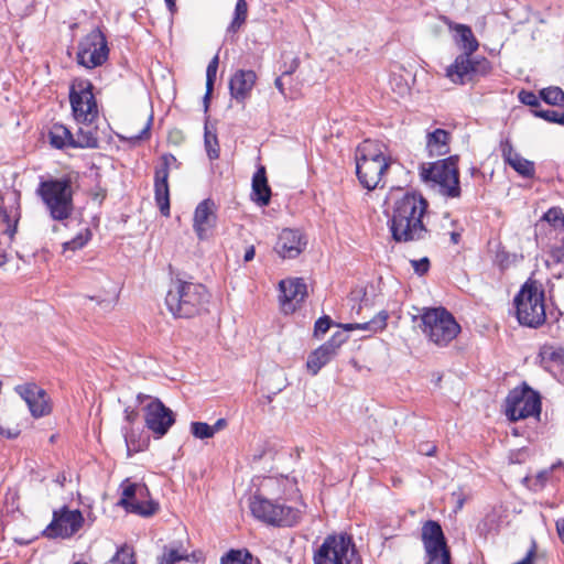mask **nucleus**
Listing matches in <instances>:
<instances>
[{"label":"nucleus","mask_w":564,"mask_h":564,"mask_svg":"<svg viewBox=\"0 0 564 564\" xmlns=\"http://www.w3.org/2000/svg\"><path fill=\"white\" fill-rule=\"evenodd\" d=\"M426 209L427 202L421 194L406 192L397 198L388 220L393 240L410 242L425 239L429 230L422 218Z\"/></svg>","instance_id":"obj_1"},{"label":"nucleus","mask_w":564,"mask_h":564,"mask_svg":"<svg viewBox=\"0 0 564 564\" xmlns=\"http://www.w3.org/2000/svg\"><path fill=\"white\" fill-rule=\"evenodd\" d=\"M455 31V42L462 53L446 69L447 77L455 84H467L491 72V64L486 57H471L478 50L479 42L470 26L459 23H448Z\"/></svg>","instance_id":"obj_2"},{"label":"nucleus","mask_w":564,"mask_h":564,"mask_svg":"<svg viewBox=\"0 0 564 564\" xmlns=\"http://www.w3.org/2000/svg\"><path fill=\"white\" fill-rule=\"evenodd\" d=\"M282 481L268 478L249 500V508L254 518L275 527H293L301 519V510L279 501Z\"/></svg>","instance_id":"obj_3"},{"label":"nucleus","mask_w":564,"mask_h":564,"mask_svg":"<svg viewBox=\"0 0 564 564\" xmlns=\"http://www.w3.org/2000/svg\"><path fill=\"white\" fill-rule=\"evenodd\" d=\"M210 293L202 283L177 280L165 296L167 310L175 318H193L208 311Z\"/></svg>","instance_id":"obj_4"},{"label":"nucleus","mask_w":564,"mask_h":564,"mask_svg":"<svg viewBox=\"0 0 564 564\" xmlns=\"http://www.w3.org/2000/svg\"><path fill=\"white\" fill-rule=\"evenodd\" d=\"M520 325L539 328L546 322L545 289L542 282L529 278L513 299Z\"/></svg>","instance_id":"obj_5"},{"label":"nucleus","mask_w":564,"mask_h":564,"mask_svg":"<svg viewBox=\"0 0 564 564\" xmlns=\"http://www.w3.org/2000/svg\"><path fill=\"white\" fill-rule=\"evenodd\" d=\"M424 336L438 347H446L460 333V325L454 315L443 306L423 307L420 315L413 316Z\"/></svg>","instance_id":"obj_6"},{"label":"nucleus","mask_w":564,"mask_h":564,"mask_svg":"<svg viewBox=\"0 0 564 564\" xmlns=\"http://www.w3.org/2000/svg\"><path fill=\"white\" fill-rule=\"evenodd\" d=\"M36 194L53 220L64 221L72 216L74 212V191L69 176L41 181Z\"/></svg>","instance_id":"obj_7"},{"label":"nucleus","mask_w":564,"mask_h":564,"mask_svg":"<svg viewBox=\"0 0 564 564\" xmlns=\"http://www.w3.org/2000/svg\"><path fill=\"white\" fill-rule=\"evenodd\" d=\"M387 156L372 141L362 142L356 152V174L360 184L367 189H375L389 169Z\"/></svg>","instance_id":"obj_8"},{"label":"nucleus","mask_w":564,"mask_h":564,"mask_svg":"<svg viewBox=\"0 0 564 564\" xmlns=\"http://www.w3.org/2000/svg\"><path fill=\"white\" fill-rule=\"evenodd\" d=\"M314 564H361L352 538L348 534H329L316 549Z\"/></svg>","instance_id":"obj_9"},{"label":"nucleus","mask_w":564,"mask_h":564,"mask_svg":"<svg viewBox=\"0 0 564 564\" xmlns=\"http://www.w3.org/2000/svg\"><path fill=\"white\" fill-rule=\"evenodd\" d=\"M458 155H451L429 166L422 165L421 177L440 186V193L449 198L460 196Z\"/></svg>","instance_id":"obj_10"},{"label":"nucleus","mask_w":564,"mask_h":564,"mask_svg":"<svg viewBox=\"0 0 564 564\" xmlns=\"http://www.w3.org/2000/svg\"><path fill=\"white\" fill-rule=\"evenodd\" d=\"M541 395L525 382L509 391L506 401V415L511 422L539 416L541 413Z\"/></svg>","instance_id":"obj_11"},{"label":"nucleus","mask_w":564,"mask_h":564,"mask_svg":"<svg viewBox=\"0 0 564 564\" xmlns=\"http://www.w3.org/2000/svg\"><path fill=\"white\" fill-rule=\"evenodd\" d=\"M88 79L75 82L69 89V102L77 123H94L98 118V106Z\"/></svg>","instance_id":"obj_12"},{"label":"nucleus","mask_w":564,"mask_h":564,"mask_svg":"<svg viewBox=\"0 0 564 564\" xmlns=\"http://www.w3.org/2000/svg\"><path fill=\"white\" fill-rule=\"evenodd\" d=\"M121 498L118 502L126 511L141 517H151L159 510V503L150 496L149 488L144 484L131 482L124 479L121 485Z\"/></svg>","instance_id":"obj_13"},{"label":"nucleus","mask_w":564,"mask_h":564,"mask_svg":"<svg viewBox=\"0 0 564 564\" xmlns=\"http://www.w3.org/2000/svg\"><path fill=\"white\" fill-rule=\"evenodd\" d=\"M109 57L106 35L96 28L78 43L76 61L85 68L93 69L101 66Z\"/></svg>","instance_id":"obj_14"},{"label":"nucleus","mask_w":564,"mask_h":564,"mask_svg":"<svg viewBox=\"0 0 564 564\" xmlns=\"http://www.w3.org/2000/svg\"><path fill=\"white\" fill-rule=\"evenodd\" d=\"M421 536L427 564H452L451 551L443 529L437 521L427 520L422 525Z\"/></svg>","instance_id":"obj_15"},{"label":"nucleus","mask_w":564,"mask_h":564,"mask_svg":"<svg viewBox=\"0 0 564 564\" xmlns=\"http://www.w3.org/2000/svg\"><path fill=\"white\" fill-rule=\"evenodd\" d=\"M84 522L83 513L78 509L70 510L64 506L54 510L53 519L43 533L50 539L70 538L82 529Z\"/></svg>","instance_id":"obj_16"},{"label":"nucleus","mask_w":564,"mask_h":564,"mask_svg":"<svg viewBox=\"0 0 564 564\" xmlns=\"http://www.w3.org/2000/svg\"><path fill=\"white\" fill-rule=\"evenodd\" d=\"M177 159L171 153H164L160 158V164L154 171V198L163 216L170 215V188L169 174L170 167H178Z\"/></svg>","instance_id":"obj_17"},{"label":"nucleus","mask_w":564,"mask_h":564,"mask_svg":"<svg viewBox=\"0 0 564 564\" xmlns=\"http://www.w3.org/2000/svg\"><path fill=\"white\" fill-rule=\"evenodd\" d=\"M14 391L24 400L33 417L39 419L51 413L50 398L35 382L18 384Z\"/></svg>","instance_id":"obj_18"},{"label":"nucleus","mask_w":564,"mask_h":564,"mask_svg":"<svg viewBox=\"0 0 564 564\" xmlns=\"http://www.w3.org/2000/svg\"><path fill=\"white\" fill-rule=\"evenodd\" d=\"M175 419L171 409L166 408L159 399H153L145 406V426L158 437L167 433Z\"/></svg>","instance_id":"obj_19"},{"label":"nucleus","mask_w":564,"mask_h":564,"mask_svg":"<svg viewBox=\"0 0 564 564\" xmlns=\"http://www.w3.org/2000/svg\"><path fill=\"white\" fill-rule=\"evenodd\" d=\"M216 205L213 199L202 200L195 208L193 228L199 240L207 239L216 227Z\"/></svg>","instance_id":"obj_20"},{"label":"nucleus","mask_w":564,"mask_h":564,"mask_svg":"<svg viewBox=\"0 0 564 564\" xmlns=\"http://www.w3.org/2000/svg\"><path fill=\"white\" fill-rule=\"evenodd\" d=\"M280 302L285 313H292L296 304L304 301L307 295V288L302 278L282 280L280 282Z\"/></svg>","instance_id":"obj_21"},{"label":"nucleus","mask_w":564,"mask_h":564,"mask_svg":"<svg viewBox=\"0 0 564 564\" xmlns=\"http://www.w3.org/2000/svg\"><path fill=\"white\" fill-rule=\"evenodd\" d=\"M11 202L10 206H4L3 197L0 195V230L10 241L14 239L21 218L20 194L18 192L12 194Z\"/></svg>","instance_id":"obj_22"},{"label":"nucleus","mask_w":564,"mask_h":564,"mask_svg":"<svg viewBox=\"0 0 564 564\" xmlns=\"http://www.w3.org/2000/svg\"><path fill=\"white\" fill-rule=\"evenodd\" d=\"M306 240L301 231L285 228L279 235L275 251L284 259L296 258L305 248Z\"/></svg>","instance_id":"obj_23"},{"label":"nucleus","mask_w":564,"mask_h":564,"mask_svg":"<svg viewBox=\"0 0 564 564\" xmlns=\"http://www.w3.org/2000/svg\"><path fill=\"white\" fill-rule=\"evenodd\" d=\"M500 151L503 161L509 164L519 175L528 178H532L534 176V163L522 158L518 152H516L509 138L501 140Z\"/></svg>","instance_id":"obj_24"},{"label":"nucleus","mask_w":564,"mask_h":564,"mask_svg":"<svg viewBox=\"0 0 564 564\" xmlns=\"http://www.w3.org/2000/svg\"><path fill=\"white\" fill-rule=\"evenodd\" d=\"M256 80L257 75L253 70H237L229 80L230 96L238 102H245L249 98Z\"/></svg>","instance_id":"obj_25"},{"label":"nucleus","mask_w":564,"mask_h":564,"mask_svg":"<svg viewBox=\"0 0 564 564\" xmlns=\"http://www.w3.org/2000/svg\"><path fill=\"white\" fill-rule=\"evenodd\" d=\"M252 199L259 206H267L271 199V188L268 184L265 167L260 165L252 177Z\"/></svg>","instance_id":"obj_26"},{"label":"nucleus","mask_w":564,"mask_h":564,"mask_svg":"<svg viewBox=\"0 0 564 564\" xmlns=\"http://www.w3.org/2000/svg\"><path fill=\"white\" fill-rule=\"evenodd\" d=\"M449 132L435 129L426 135V149L430 156H442L449 152Z\"/></svg>","instance_id":"obj_27"},{"label":"nucleus","mask_w":564,"mask_h":564,"mask_svg":"<svg viewBox=\"0 0 564 564\" xmlns=\"http://www.w3.org/2000/svg\"><path fill=\"white\" fill-rule=\"evenodd\" d=\"M76 134H74L73 149H97L99 147V139L97 129L93 123H80Z\"/></svg>","instance_id":"obj_28"},{"label":"nucleus","mask_w":564,"mask_h":564,"mask_svg":"<svg viewBox=\"0 0 564 564\" xmlns=\"http://www.w3.org/2000/svg\"><path fill=\"white\" fill-rule=\"evenodd\" d=\"M334 356L333 346L330 344H323L308 355L306 368L313 376H316Z\"/></svg>","instance_id":"obj_29"},{"label":"nucleus","mask_w":564,"mask_h":564,"mask_svg":"<svg viewBox=\"0 0 564 564\" xmlns=\"http://www.w3.org/2000/svg\"><path fill=\"white\" fill-rule=\"evenodd\" d=\"M50 143L55 149L72 148L74 134L62 123H54L48 132Z\"/></svg>","instance_id":"obj_30"},{"label":"nucleus","mask_w":564,"mask_h":564,"mask_svg":"<svg viewBox=\"0 0 564 564\" xmlns=\"http://www.w3.org/2000/svg\"><path fill=\"white\" fill-rule=\"evenodd\" d=\"M388 317V313L386 311H381L366 323H349L341 325V327L348 332L354 329H361L370 333H377L383 330L387 327Z\"/></svg>","instance_id":"obj_31"},{"label":"nucleus","mask_w":564,"mask_h":564,"mask_svg":"<svg viewBox=\"0 0 564 564\" xmlns=\"http://www.w3.org/2000/svg\"><path fill=\"white\" fill-rule=\"evenodd\" d=\"M539 358L545 368L551 365L561 366L564 364V349L553 345H543L540 348Z\"/></svg>","instance_id":"obj_32"},{"label":"nucleus","mask_w":564,"mask_h":564,"mask_svg":"<svg viewBox=\"0 0 564 564\" xmlns=\"http://www.w3.org/2000/svg\"><path fill=\"white\" fill-rule=\"evenodd\" d=\"M248 17V3L246 0H238L235 7L234 18L227 31L236 33L245 24Z\"/></svg>","instance_id":"obj_33"},{"label":"nucleus","mask_w":564,"mask_h":564,"mask_svg":"<svg viewBox=\"0 0 564 564\" xmlns=\"http://www.w3.org/2000/svg\"><path fill=\"white\" fill-rule=\"evenodd\" d=\"M541 220L549 223L555 230H558L563 236L561 242L564 243V215L560 207H551Z\"/></svg>","instance_id":"obj_34"},{"label":"nucleus","mask_w":564,"mask_h":564,"mask_svg":"<svg viewBox=\"0 0 564 564\" xmlns=\"http://www.w3.org/2000/svg\"><path fill=\"white\" fill-rule=\"evenodd\" d=\"M540 97L549 105L564 106V91L562 88L551 86L540 91Z\"/></svg>","instance_id":"obj_35"},{"label":"nucleus","mask_w":564,"mask_h":564,"mask_svg":"<svg viewBox=\"0 0 564 564\" xmlns=\"http://www.w3.org/2000/svg\"><path fill=\"white\" fill-rule=\"evenodd\" d=\"M106 564H135L132 549L121 546Z\"/></svg>","instance_id":"obj_36"},{"label":"nucleus","mask_w":564,"mask_h":564,"mask_svg":"<svg viewBox=\"0 0 564 564\" xmlns=\"http://www.w3.org/2000/svg\"><path fill=\"white\" fill-rule=\"evenodd\" d=\"M532 113L538 117L542 118L547 122L551 123H558L561 126H564V111L560 112L556 110H543V109H532Z\"/></svg>","instance_id":"obj_37"},{"label":"nucleus","mask_w":564,"mask_h":564,"mask_svg":"<svg viewBox=\"0 0 564 564\" xmlns=\"http://www.w3.org/2000/svg\"><path fill=\"white\" fill-rule=\"evenodd\" d=\"M122 433L127 446L128 456H131L132 453L142 451V445L135 440V434L132 427L123 426Z\"/></svg>","instance_id":"obj_38"},{"label":"nucleus","mask_w":564,"mask_h":564,"mask_svg":"<svg viewBox=\"0 0 564 564\" xmlns=\"http://www.w3.org/2000/svg\"><path fill=\"white\" fill-rule=\"evenodd\" d=\"M205 148L207 155L210 160L219 158V145L216 134H212L207 128H205Z\"/></svg>","instance_id":"obj_39"},{"label":"nucleus","mask_w":564,"mask_h":564,"mask_svg":"<svg viewBox=\"0 0 564 564\" xmlns=\"http://www.w3.org/2000/svg\"><path fill=\"white\" fill-rule=\"evenodd\" d=\"M191 432L196 438H210L214 436L213 429L205 422H193L191 424Z\"/></svg>","instance_id":"obj_40"},{"label":"nucleus","mask_w":564,"mask_h":564,"mask_svg":"<svg viewBox=\"0 0 564 564\" xmlns=\"http://www.w3.org/2000/svg\"><path fill=\"white\" fill-rule=\"evenodd\" d=\"M251 560V555L246 552L243 555L241 551L231 550L221 557L220 564H246V560Z\"/></svg>","instance_id":"obj_41"},{"label":"nucleus","mask_w":564,"mask_h":564,"mask_svg":"<svg viewBox=\"0 0 564 564\" xmlns=\"http://www.w3.org/2000/svg\"><path fill=\"white\" fill-rule=\"evenodd\" d=\"M89 239H90V231L88 229H86L85 234H79L72 240L65 242L64 249L65 250L69 249L73 251L80 249L88 242Z\"/></svg>","instance_id":"obj_42"},{"label":"nucleus","mask_w":564,"mask_h":564,"mask_svg":"<svg viewBox=\"0 0 564 564\" xmlns=\"http://www.w3.org/2000/svg\"><path fill=\"white\" fill-rule=\"evenodd\" d=\"M185 556L175 549H164L162 556L158 558V564H175L184 560Z\"/></svg>","instance_id":"obj_43"},{"label":"nucleus","mask_w":564,"mask_h":564,"mask_svg":"<svg viewBox=\"0 0 564 564\" xmlns=\"http://www.w3.org/2000/svg\"><path fill=\"white\" fill-rule=\"evenodd\" d=\"M557 466L564 467V463L558 462L557 464L552 465L550 470L545 469V470H541L538 473V475L535 476V479H534V484H533L534 490H541L545 487L551 471L554 470Z\"/></svg>","instance_id":"obj_44"},{"label":"nucleus","mask_w":564,"mask_h":564,"mask_svg":"<svg viewBox=\"0 0 564 564\" xmlns=\"http://www.w3.org/2000/svg\"><path fill=\"white\" fill-rule=\"evenodd\" d=\"M333 324V321L330 319L329 316L327 315H324L322 317H319L316 322H315V326H314V335L316 337H319V336H323L324 334L327 333V330L330 328Z\"/></svg>","instance_id":"obj_45"},{"label":"nucleus","mask_w":564,"mask_h":564,"mask_svg":"<svg viewBox=\"0 0 564 564\" xmlns=\"http://www.w3.org/2000/svg\"><path fill=\"white\" fill-rule=\"evenodd\" d=\"M519 99L522 104L530 106L534 109H539V107H540L539 98L532 91H527V90L520 91Z\"/></svg>","instance_id":"obj_46"},{"label":"nucleus","mask_w":564,"mask_h":564,"mask_svg":"<svg viewBox=\"0 0 564 564\" xmlns=\"http://www.w3.org/2000/svg\"><path fill=\"white\" fill-rule=\"evenodd\" d=\"M412 267L419 275L425 274L430 269V260L427 258H422L420 260H412Z\"/></svg>","instance_id":"obj_47"},{"label":"nucleus","mask_w":564,"mask_h":564,"mask_svg":"<svg viewBox=\"0 0 564 564\" xmlns=\"http://www.w3.org/2000/svg\"><path fill=\"white\" fill-rule=\"evenodd\" d=\"M346 341V336L341 332L335 333L325 344L333 346V352L336 355L337 349Z\"/></svg>","instance_id":"obj_48"},{"label":"nucleus","mask_w":564,"mask_h":564,"mask_svg":"<svg viewBox=\"0 0 564 564\" xmlns=\"http://www.w3.org/2000/svg\"><path fill=\"white\" fill-rule=\"evenodd\" d=\"M550 258L555 263L564 264V243L562 242V247H557L552 249L550 253Z\"/></svg>","instance_id":"obj_49"},{"label":"nucleus","mask_w":564,"mask_h":564,"mask_svg":"<svg viewBox=\"0 0 564 564\" xmlns=\"http://www.w3.org/2000/svg\"><path fill=\"white\" fill-rule=\"evenodd\" d=\"M419 453L425 456H433L436 453V446L431 443L420 444Z\"/></svg>","instance_id":"obj_50"},{"label":"nucleus","mask_w":564,"mask_h":564,"mask_svg":"<svg viewBox=\"0 0 564 564\" xmlns=\"http://www.w3.org/2000/svg\"><path fill=\"white\" fill-rule=\"evenodd\" d=\"M216 74H217L216 68L207 67V69H206V87H208L209 90H213V88H214V84L216 80Z\"/></svg>","instance_id":"obj_51"},{"label":"nucleus","mask_w":564,"mask_h":564,"mask_svg":"<svg viewBox=\"0 0 564 564\" xmlns=\"http://www.w3.org/2000/svg\"><path fill=\"white\" fill-rule=\"evenodd\" d=\"M20 434V431L19 430H11V429H4L3 426L0 425V435L8 438V440H13V438H17Z\"/></svg>","instance_id":"obj_52"},{"label":"nucleus","mask_w":564,"mask_h":564,"mask_svg":"<svg viewBox=\"0 0 564 564\" xmlns=\"http://www.w3.org/2000/svg\"><path fill=\"white\" fill-rule=\"evenodd\" d=\"M151 124H152V117L149 118L147 124L141 130V132L138 135H135V139L137 140H143V139L149 138Z\"/></svg>","instance_id":"obj_53"},{"label":"nucleus","mask_w":564,"mask_h":564,"mask_svg":"<svg viewBox=\"0 0 564 564\" xmlns=\"http://www.w3.org/2000/svg\"><path fill=\"white\" fill-rule=\"evenodd\" d=\"M138 415V412L130 409L129 406L124 409V420L129 424H132L137 420Z\"/></svg>","instance_id":"obj_54"},{"label":"nucleus","mask_w":564,"mask_h":564,"mask_svg":"<svg viewBox=\"0 0 564 564\" xmlns=\"http://www.w3.org/2000/svg\"><path fill=\"white\" fill-rule=\"evenodd\" d=\"M256 256V249H254V246H249L246 248V251H245V254H243V261L245 262H250L251 260H253Z\"/></svg>","instance_id":"obj_55"},{"label":"nucleus","mask_w":564,"mask_h":564,"mask_svg":"<svg viewBox=\"0 0 564 564\" xmlns=\"http://www.w3.org/2000/svg\"><path fill=\"white\" fill-rule=\"evenodd\" d=\"M299 64H300L299 59L294 58L290 68L283 72V76H290L291 74H293L296 70V68L299 67Z\"/></svg>","instance_id":"obj_56"},{"label":"nucleus","mask_w":564,"mask_h":564,"mask_svg":"<svg viewBox=\"0 0 564 564\" xmlns=\"http://www.w3.org/2000/svg\"><path fill=\"white\" fill-rule=\"evenodd\" d=\"M226 424H227V422H226L225 419L217 420L214 425H210L212 429H213V433L215 434L217 431H219L220 429L225 427Z\"/></svg>","instance_id":"obj_57"},{"label":"nucleus","mask_w":564,"mask_h":564,"mask_svg":"<svg viewBox=\"0 0 564 564\" xmlns=\"http://www.w3.org/2000/svg\"><path fill=\"white\" fill-rule=\"evenodd\" d=\"M283 75L281 77H278L274 82V85L276 87V89L283 95L285 96V91H284V85H283Z\"/></svg>","instance_id":"obj_58"},{"label":"nucleus","mask_w":564,"mask_h":564,"mask_svg":"<svg viewBox=\"0 0 564 564\" xmlns=\"http://www.w3.org/2000/svg\"><path fill=\"white\" fill-rule=\"evenodd\" d=\"M556 530H557L558 536L561 538L562 542L564 543V520L556 522Z\"/></svg>","instance_id":"obj_59"},{"label":"nucleus","mask_w":564,"mask_h":564,"mask_svg":"<svg viewBox=\"0 0 564 564\" xmlns=\"http://www.w3.org/2000/svg\"><path fill=\"white\" fill-rule=\"evenodd\" d=\"M212 93H213V90H209V88H208V87H206V93H205V96H204V107H205V111H207V109H208V106H209V99H210Z\"/></svg>","instance_id":"obj_60"},{"label":"nucleus","mask_w":564,"mask_h":564,"mask_svg":"<svg viewBox=\"0 0 564 564\" xmlns=\"http://www.w3.org/2000/svg\"><path fill=\"white\" fill-rule=\"evenodd\" d=\"M218 64H219V57H218V55H215L212 58V61L209 62V64L207 65V67L218 69Z\"/></svg>","instance_id":"obj_61"},{"label":"nucleus","mask_w":564,"mask_h":564,"mask_svg":"<svg viewBox=\"0 0 564 564\" xmlns=\"http://www.w3.org/2000/svg\"><path fill=\"white\" fill-rule=\"evenodd\" d=\"M167 9L171 13H174L176 11V1L175 0H165Z\"/></svg>","instance_id":"obj_62"},{"label":"nucleus","mask_w":564,"mask_h":564,"mask_svg":"<svg viewBox=\"0 0 564 564\" xmlns=\"http://www.w3.org/2000/svg\"><path fill=\"white\" fill-rule=\"evenodd\" d=\"M106 197V192L104 189H100L97 192L94 196V199H99V202H102V199Z\"/></svg>","instance_id":"obj_63"},{"label":"nucleus","mask_w":564,"mask_h":564,"mask_svg":"<svg viewBox=\"0 0 564 564\" xmlns=\"http://www.w3.org/2000/svg\"><path fill=\"white\" fill-rule=\"evenodd\" d=\"M459 239H460V235L458 232L454 231L451 234V240L453 241V243H458Z\"/></svg>","instance_id":"obj_64"}]
</instances>
